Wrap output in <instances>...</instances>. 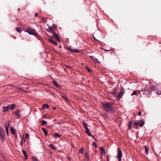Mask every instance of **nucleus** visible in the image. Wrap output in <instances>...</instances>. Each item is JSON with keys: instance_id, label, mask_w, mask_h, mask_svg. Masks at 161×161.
<instances>
[{"instance_id": "16", "label": "nucleus", "mask_w": 161, "mask_h": 161, "mask_svg": "<svg viewBox=\"0 0 161 161\" xmlns=\"http://www.w3.org/2000/svg\"><path fill=\"white\" fill-rule=\"evenodd\" d=\"M8 109H9V108L8 107V106L7 107H3V112H6Z\"/></svg>"}, {"instance_id": "41", "label": "nucleus", "mask_w": 161, "mask_h": 161, "mask_svg": "<svg viewBox=\"0 0 161 161\" xmlns=\"http://www.w3.org/2000/svg\"><path fill=\"white\" fill-rule=\"evenodd\" d=\"M47 34V35L49 37L47 39L48 40V41H49V42H50V36L48 35V34Z\"/></svg>"}, {"instance_id": "43", "label": "nucleus", "mask_w": 161, "mask_h": 161, "mask_svg": "<svg viewBox=\"0 0 161 161\" xmlns=\"http://www.w3.org/2000/svg\"><path fill=\"white\" fill-rule=\"evenodd\" d=\"M20 145L21 146H22L23 145V141L22 140H21V141L20 142Z\"/></svg>"}, {"instance_id": "23", "label": "nucleus", "mask_w": 161, "mask_h": 161, "mask_svg": "<svg viewBox=\"0 0 161 161\" xmlns=\"http://www.w3.org/2000/svg\"><path fill=\"white\" fill-rule=\"evenodd\" d=\"M53 136L55 138L58 137L60 136V135L57 133H56L54 134V135H53Z\"/></svg>"}, {"instance_id": "53", "label": "nucleus", "mask_w": 161, "mask_h": 161, "mask_svg": "<svg viewBox=\"0 0 161 161\" xmlns=\"http://www.w3.org/2000/svg\"><path fill=\"white\" fill-rule=\"evenodd\" d=\"M51 39H52V38H53V37L51 36Z\"/></svg>"}, {"instance_id": "11", "label": "nucleus", "mask_w": 161, "mask_h": 161, "mask_svg": "<svg viewBox=\"0 0 161 161\" xmlns=\"http://www.w3.org/2000/svg\"><path fill=\"white\" fill-rule=\"evenodd\" d=\"M15 107V105L14 104L8 105V107H9V109H10L11 110H13L14 108Z\"/></svg>"}, {"instance_id": "7", "label": "nucleus", "mask_w": 161, "mask_h": 161, "mask_svg": "<svg viewBox=\"0 0 161 161\" xmlns=\"http://www.w3.org/2000/svg\"><path fill=\"white\" fill-rule=\"evenodd\" d=\"M53 82L56 87L59 89L61 88V86L57 83V81L54 79H53Z\"/></svg>"}, {"instance_id": "25", "label": "nucleus", "mask_w": 161, "mask_h": 161, "mask_svg": "<svg viewBox=\"0 0 161 161\" xmlns=\"http://www.w3.org/2000/svg\"><path fill=\"white\" fill-rule=\"evenodd\" d=\"M84 151V149L83 147L79 149V153H81V154H83Z\"/></svg>"}, {"instance_id": "22", "label": "nucleus", "mask_w": 161, "mask_h": 161, "mask_svg": "<svg viewBox=\"0 0 161 161\" xmlns=\"http://www.w3.org/2000/svg\"><path fill=\"white\" fill-rule=\"evenodd\" d=\"M83 126H84V128H85V129L88 128V127H87L88 125L85 122L83 121Z\"/></svg>"}, {"instance_id": "19", "label": "nucleus", "mask_w": 161, "mask_h": 161, "mask_svg": "<svg viewBox=\"0 0 161 161\" xmlns=\"http://www.w3.org/2000/svg\"><path fill=\"white\" fill-rule=\"evenodd\" d=\"M42 130L43 132L45 135H47V131L46 130L45 128H42Z\"/></svg>"}, {"instance_id": "49", "label": "nucleus", "mask_w": 161, "mask_h": 161, "mask_svg": "<svg viewBox=\"0 0 161 161\" xmlns=\"http://www.w3.org/2000/svg\"><path fill=\"white\" fill-rule=\"evenodd\" d=\"M110 50L107 49H107H105V50L106 51H110Z\"/></svg>"}, {"instance_id": "33", "label": "nucleus", "mask_w": 161, "mask_h": 161, "mask_svg": "<svg viewBox=\"0 0 161 161\" xmlns=\"http://www.w3.org/2000/svg\"><path fill=\"white\" fill-rule=\"evenodd\" d=\"M42 125H45L47 124L46 121L45 120H42Z\"/></svg>"}, {"instance_id": "54", "label": "nucleus", "mask_w": 161, "mask_h": 161, "mask_svg": "<svg viewBox=\"0 0 161 161\" xmlns=\"http://www.w3.org/2000/svg\"><path fill=\"white\" fill-rule=\"evenodd\" d=\"M18 11H19V9H18Z\"/></svg>"}, {"instance_id": "34", "label": "nucleus", "mask_w": 161, "mask_h": 161, "mask_svg": "<svg viewBox=\"0 0 161 161\" xmlns=\"http://www.w3.org/2000/svg\"><path fill=\"white\" fill-rule=\"evenodd\" d=\"M51 148H52L54 150H56V147L54 146L52 144H51Z\"/></svg>"}, {"instance_id": "48", "label": "nucleus", "mask_w": 161, "mask_h": 161, "mask_svg": "<svg viewBox=\"0 0 161 161\" xmlns=\"http://www.w3.org/2000/svg\"><path fill=\"white\" fill-rule=\"evenodd\" d=\"M93 38L94 39V40L95 41H97V40L95 38V37H94V36H93Z\"/></svg>"}, {"instance_id": "20", "label": "nucleus", "mask_w": 161, "mask_h": 161, "mask_svg": "<svg viewBox=\"0 0 161 161\" xmlns=\"http://www.w3.org/2000/svg\"><path fill=\"white\" fill-rule=\"evenodd\" d=\"M148 150H149V148H148V147H147L146 146H145V153L147 154H148Z\"/></svg>"}, {"instance_id": "36", "label": "nucleus", "mask_w": 161, "mask_h": 161, "mask_svg": "<svg viewBox=\"0 0 161 161\" xmlns=\"http://www.w3.org/2000/svg\"><path fill=\"white\" fill-rule=\"evenodd\" d=\"M42 20L44 22H45L46 21V20H47V19L44 18V17H43V18H42Z\"/></svg>"}, {"instance_id": "8", "label": "nucleus", "mask_w": 161, "mask_h": 161, "mask_svg": "<svg viewBox=\"0 0 161 161\" xmlns=\"http://www.w3.org/2000/svg\"><path fill=\"white\" fill-rule=\"evenodd\" d=\"M53 37L57 39L58 41L60 42L61 40L60 39V38L58 36V35L56 33L54 32H53Z\"/></svg>"}, {"instance_id": "12", "label": "nucleus", "mask_w": 161, "mask_h": 161, "mask_svg": "<svg viewBox=\"0 0 161 161\" xmlns=\"http://www.w3.org/2000/svg\"><path fill=\"white\" fill-rule=\"evenodd\" d=\"M158 86V84H156V85L155 86L152 85H150V88L151 90L153 91H154L156 90V87Z\"/></svg>"}, {"instance_id": "29", "label": "nucleus", "mask_w": 161, "mask_h": 161, "mask_svg": "<svg viewBox=\"0 0 161 161\" xmlns=\"http://www.w3.org/2000/svg\"><path fill=\"white\" fill-rule=\"evenodd\" d=\"M51 42H52L54 45L56 46L57 45V43L56 42H55L51 39Z\"/></svg>"}, {"instance_id": "17", "label": "nucleus", "mask_w": 161, "mask_h": 161, "mask_svg": "<svg viewBox=\"0 0 161 161\" xmlns=\"http://www.w3.org/2000/svg\"><path fill=\"white\" fill-rule=\"evenodd\" d=\"M57 28V25H53V26L52 27H51V33L53 32H54L53 31V30L56 29Z\"/></svg>"}, {"instance_id": "3", "label": "nucleus", "mask_w": 161, "mask_h": 161, "mask_svg": "<svg viewBox=\"0 0 161 161\" xmlns=\"http://www.w3.org/2000/svg\"><path fill=\"white\" fill-rule=\"evenodd\" d=\"M144 124L145 122L143 120H142L140 121L134 122L133 123V126L134 128H136V126L139 125L141 127H142Z\"/></svg>"}, {"instance_id": "18", "label": "nucleus", "mask_w": 161, "mask_h": 161, "mask_svg": "<svg viewBox=\"0 0 161 161\" xmlns=\"http://www.w3.org/2000/svg\"><path fill=\"white\" fill-rule=\"evenodd\" d=\"M62 94H63V93H62V92H60V95H61V97H62L63 98H64V99H65V100L69 101L68 99L64 95H63Z\"/></svg>"}, {"instance_id": "15", "label": "nucleus", "mask_w": 161, "mask_h": 161, "mask_svg": "<svg viewBox=\"0 0 161 161\" xmlns=\"http://www.w3.org/2000/svg\"><path fill=\"white\" fill-rule=\"evenodd\" d=\"M5 127L6 128V132L7 134V135H8V128H9V125H4Z\"/></svg>"}, {"instance_id": "6", "label": "nucleus", "mask_w": 161, "mask_h": 161, "mask_svg": "<svg viewBox=\"0 0 161 161\" xmlns=\"http://www.w3.org/2000/svg\"><path fill=\"white\" fill-rule=\"evenodd\" d=\"M124 93V92L123 90H121L119 93L118 95L116 96L117 99L118 100H119L120 98L122 97Z\"/></svg>"}, {"instance_id": "14", "label": "nucleus", "mask_w": 161, "mask_h": 161, "mask_svg": "<svg viewBox=\"0 0 161 161\" xmlns=\"http://www.w3.org/2000/svg\"><path fill=\"white\" fill-rule=\"evenodd\" d=\"M22 151L23 153V155L25 156V160H26L28 158V156L26 154V152L23 149H22Z\"/></svg>"}, {"instance_id": "32", "label": "nucleus", "mask_w": 161, "mask_h": 161, "mask_svg": "<svg viewBox=\"0 0 161 161\" xmlns=\"http://www.w3.org/2000/svg\"><path fill=\"white\" fill-rule=\"evenodd\" d=\"M132 123L131 121L129 122V129H130L131 128Z\"/></svg>"}, {"instance_id": "40", "label": "nucleus", "mask_w": 161, "mask_h": 161, "mask_svg": "<svg viewBox=\"0 0 161 161\" xmlns=\"http://www.w3.org/2000/svg\"><path fill=\"white\" fill-rule=\"evenodd\" d=\"M46 30L49 33L50 32V27H49L48 29H47Z\"/></svg>"}, {"instance_id": "37", "label": "nucleus", "mask_w": 161, "mask_h": 161, "mask_svg": "<svg viewBox=\"0 0 161 161\" xmlns=\"http://www.w3.org/2000/svg\"><path fill=\"white\" fill-rule=\"evenodd\" d=\"M88 135L89 136H92L93 137H94L92 135V134H91L90 132H88L87 133Z\"/></svg>"}, {"instance_id": "44", "label": "nucleus", "mask_w": 161, "mask_h": 161, "mask_svg": "<svg viewBox=\"0 0 161 161\" xmlns=\"http://www.w3.org/2000/svg\"><path fill=\"white\" fill-rule=\"evenodd\" d=\"M29 136L27 134H26L25 135V137L26 138H28L29 137Z\"/></svg>"}, {"instance_id": "1", "label": "nucleus", "mask_w": 161, "mask_h": 161, "mask_svg": "<svg viewBox=\"0 0 161 161\" xmlns=\"http://www.w3.org/2000/svg\"><path fill=\"white\" fill-rule=\"evenodd\" d=\"M102 104L105 111L109 113L114 112L115 111L114 108L112 105L113 103H102Z\"/></svg>"}, {"instance_id": "9", "label": "nucleus", "mask_w": 161, "mask_h": 161, "mask_svg": "<svg viewBox=\"0 0 161 161\" xmlns=\"http://www.w3.org/2000/svg\"><path fill=\"white\" fill-rule=\"evenodd\" d=\"M89 57L94 62L99 63H100L98 61V60L97 58H95L94 56H90Z\"/></svg>"}, {"instance_id": "31", "label": "nucleus", "mask_w": 161, "mask_h": 161, "mask_svg": "<svg viewBox=\"0 0 161 161\" xmlns=\"http://www.w3.org/2000/svg\"><path fill=\"white\" fill-rule=\"evenodd\" d=\"M31 158L33 161H37L38 160L36 157H33Z\"/></svg>"}, {"instance_id": "51", "label": "nucleus", "mask_w": 161, "mask_h": 161, "mask_svg": "<svg viewBox=\"0 0 161 161\" xmlns=\"http://www.w3.org/2000/svg\"><path fill=\"white\" fill-rule=\"evenodd\" d=\"M48 146L49 147H50V144H49V145H48Z\"/></svg>"}, {"instance_id": "30", "label": "nucleus", "mask_w": 161, "mask_h": 161, "mask_svg": "<svg viewBox=\"0 0 161 161\" xmlns=\"http://www.w3.org/2000/svg\"><path fill=\"white\" fill-rule=\"evenodd\" d=\"M137 94V91H134L132 92V93L131 94V96H133V95H136Z\"/></svg>"}, {"instance_id": "46", "label": "nucleus", "mask_w": 161, "mask_h": 161, "mask_svg": "<svg viewBox=\"0 0 161 161\" xmlns=\"http://www.w3.org/2000/svg\"><path fill=\"white\" fill-rule=\"evenodd\" d=\"M142 114V112L141 111H139L138 112V115H140Z\"/></svg>"}, {"instance_id": "47", "label": "nucleus", "mask_w": 161, "mask_h": 161, "mask_svg": "<svg viewBox=\"0 0 161 161\" xmlns=\"http://www.w3.org/2000/svg\"><path fill=\"white\" fill-rule=\"evenodd\" d=\"M38 15V13H36L35 15V17H36Z\"/></svg>"}, {"instance_id": "55", "label": "nucleus", "mask_w": 161, "mask_h": 161, "mask_svg": "<svg viewBox=\"0 0 161 161\" xmlns=\"http://www.w3.org/2000/svg\"><path fill=\"white\" fill-rule=\"evenodd\" d=\"M49 153H50V151H49Z\"/></svg>"}, {"instance_id": "26", "label": "nucleus", "mask_w": 161, "mask_h": 161, "mask_svg": "<svg viewBox=\"0 0 161 161\" xmlns=\"http://www.w3.org/2000/svg\"><path fill=\"white\" fill-rule=\"evenodd\" d=\"M49 107L48 105L47 104H45L43 105L42 106V108L44 109L45 108H48Z\"/></svg>"}, {"instance_id": "38", "label": "nucleus", "mask_w": 161, "mask_h": 161, "mask_svg": "<svg viewBox=\"0 0 161 161\" xmlns=\"http://www.w3.org/2000/svg\"><path fill=\"white\" fill-rule=\"evenodd\" d=\"M86 69H87V70H88V71L89 72H91V69L89 67H86Z\"/></svg>"}, {"instance_id": "24", "label": "nucleus", "mask_w": 161, "mask_h": 161, "mask_svg": "<svg viewBox=\"0 0 161 161\" xmlns=\"http://www.w3.org/2000/svg\"><path fill=\"white\" fill-rule=\"evenodd\" d=\"M70 50L71 51L75 53H78V52H79V50L77 49H70Z\"/></svg>"}, {"instance_id": "52", "label": "nucleus", "mask_w": 161, "mask_h": 161, "mask_svg": "<svg viewBox=\"0 0 161 161\" xmlns=\"http://www.w3.org/2000/svg\"><path fill=\"white\" fill-rule=\"evenodd\" d=\"M59 47H62V46H61V45H60V46H59Z\"/></svg>"}, {"instance_id": "27", "label": "nucleus", "mask_w": 161, "mask_h": 161, "mask_svg": "<svg viewBox=\"0 0 161 161\" xmlns=\"http://www.w3.org/2000/svg\"><path fill=\"white\" fill-rule=\"evenodd\" d=\"M16 30L18 32H19V33L22 31V30L20 29V27L16 28Z\"/></svg>"}, {"instance_id": "10", "label": "nucleus", "mask_w": 161, "mask_h": 161, "mask_svg": "<svg viewBox=\"0 0 161 161\" xmlns=\"http://www.w3.org/2000/svg\"><path fill=\"white\" fill-rule=\"evenodd\" d=\"M84 158L86 160L88 161L90 160L89 157V154L87 152H86L84 154Z\"/></svg>"}, {"instance_id": "5", "label": "nucleus", "mask_w": 161, "mask_h": 161, "mask_svg": "<svg viewBox=\"0 0 161 161\" xmlns=\"http://www.w3.org/2000/svg\"><path fill=\"white\" fill-rule=\"evenodd\" d=\"M5 132L3 130V128L0 127V139L3 140L5 139Z\"/></svg>"}, {"instance_id": "50", "label": "nucleus", "mask_w": 161, "mask_h": 161, "mask_svg": "<svg viewBox=\"0 0 161 161\" xmlns=\"http://www.w3.org/2000/svg\"><path fill=\"white\" fill-rule=\"evenodd\" d=\"M56 107H54V108H53V110H55V109H56Z\"/></svg>"}, {"instance_id": "13", "label": "nucleus", "mask_w": 161, "mask_h": 161, "mask_svg": "<svg viewBox=\"0 0 161 161\" xmlns=\"http://www.w3.org/2000/svg\"><path fill=\"white\" fill-rule=\"evenodd\" d=\"M20 110H17L15 112V114L18 117V118H19V116H20Z\"/></svg>"}, {"instance_id": "2", "label": "nucleus", "mask_w": 161, "mask_h": 161, "mask_svg": "<svg viewBox=\"0 0 161 161\" xmlns=\"http://www.w3.org/2000/svg\"><path fill=\"white\" fill-rule=\"evenodd\" d=\"M25 32H27L30 35L35 36L38 38V37H40V36L36 33V32L34 29L28 28L27 29V30L25 31Z\"/></svg>"}, {"instance_id": "4", "label": "nucleus", "mask_w": 161, "mask_h": 161, "mask_svg": "<svg viewBox=\"0 0 161 161\" xmlns=\"http://www.w3.org/2000/svg\"><path fill=\"white\" fill-rule=\"evenodd\" d=\"M122 156V152L120 149H117V157L118 159V161H121V158Z\"/></svg>"}, {"instance_id": "45", "label": "nucleus", "mask_w": 161, "mask_h": 161, "mask_svg": "<svg viewBox=\"0 0 161 161\" xmlns=\"http://www.w3.org/2000/svg\"><path fill=\"white\" fill-rule=\"evenodd\" d=\"M146 91H148V93L149 94V93H151V91L150 90H149V89L148 90H147Z\"/></svg>"}, {"instance_id": "39", "label": "nucleus", "mask_w": 161, "mask_h": 161, "mask_svg": "<svg viewBox=\"0 0 161 161\" xmlns=\"http://www.w3.org/2000/svg\"><path fill=\"white\" fill-rule=\"evenodd\" d=\"M86 133L90 132L88 128L86 129Z\"/></svg>"}, {"instance_id": "42", "label": "nucleus", "mask_w": 161, "mask_h": 161, "mask_svg": "<svg viewBox=\"0 0 161 161\" xmlns=\"http://www.w3.org/2000/svg\"><path fill=\"white\" fill-rule=\"evenodd\" d=\"M93 145H94L95 146V147H97V145H96V143L95 142H93Z\"/></svg>"}, {"instance_id": "28", "label": "nucleus", "mask_w": 161, "mask_h": 161, "mask_svg": "<svg viewBox=\"0 0 161 161\" xmlns=\"http://www.w3.org/2000/svg\"><path fill=\"white\" fill-rule=\"evenodd\" d=\"M101 151L102 153H105V150L103 147H101Z\"/></svg>"}, {"instance_id": "21", "label": "nucleus", "mask_w": 161, "mask_h": 161, "mask_svg": "<svg viewBox=\"0 0 161 161\" xmlns=\"http://www.w3.org/2000/svg\"><path fill=\"white\" fill-rule=\"evenodd\" d=\"M11 133L14 135L16 133V131L15 130L12 128H10Z\"/></svg>"}, {"instance_id": "35", "label": "nucleus", "mask_w": 161, "mask_h": 161, "mask_svg": "<svg viewBox=\"0 0 161 161\" xmlns=\"http://www.w3.org/2000/svg\"><path fill=\"white\" fill-rule=\"evenodd\" d=\"M156 93L158 95L161 94V91L158 90L156 92Z\"/></svg>"}]
</instances>
